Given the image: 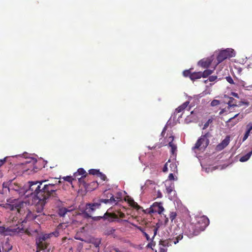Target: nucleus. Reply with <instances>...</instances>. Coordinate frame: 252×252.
Masks as SVG:
<instances>
[{"instance_id":"1","label":"nucleus","mask_w":252,"mask_h":252,"mask_svg":"<svg viewBox=\"0 0 252 252\" xmlns=\"http://www.w3.org/2000/svg\"><path fill=\"white\" fill-rule=\"evenodd\" d=\"M29 204L19 199L9 198L7 199L6 203L3 205V207L11 211H16L15 217H9V221L12 222H25L27 221L34 220L36 216L34 215L28 208Z\"/></svg>"},{"instance_id":"2","label":"nucleus","mask_w":252,"mask_h":252,"mask_svg":"<svg viewBox=\"0 0 252 252\" xmlns=\"http://www.w3.org/2000/svg\"><path fill=\"white\" fill-rule=\"evenodd\" d=\"M46 181L42 182H30L29 183L28 188L25 191L26 196H30L34 201L38 200L35 206L36 212L41 213L44 206L45 197L42 196L43 191H41V186Z\"/></svg>"},{"instance_id":"3","label":"nucleus","mask_w":252,"mask_h":252,"mask_svg":"<svg viewBox=\"0 0 252 252\" xmlns=\"http://www.w3.org/2000/svg\"><path fill=\"white\" fill-rule=\"evenodd\" d=\"M183 238L182 230L178 227L175 228L173 232V237L169 240H160L159 245L160 247H167L171 245V243L176 244Z\"/></svg>"},{"instance_id":"4","label":"nucleus","mask_w":252,"mask_h":252,"mask_svg":"<svg viewBox=\"0 0 252 252\" xmlns=\"http://www.w3.org/2000/svg\"><path fill=\"white\" fill-rule=\"evenodd\" d=\"M55 184H44L41 188V191H43L42 196L45 197L44 205L46 203L47 200L50 197H56L57 196V189L55 188Z\"/></svg>"},{"instance_id":"5","label":"nucleus","mask_w":252,"mask_h":252,"mask_svg":"<svg viewBox=\"0 0 252 252\" xmlns=\"http://www.w3.org/2000/svg\"><path fill=\"white\" fill-rule=\"evenodd\" d=\"M53 236L58 237L57 232H53L50 233L43 234L39 235L36 239V244L38 248L40 250L46 249L47 246L45 241Z\"/></svg>"},{"instance_id":"6","label":"nucleus","mask_w":252,"mask_h":252,"mask_svg":"<svg viewBox=\"0 0 252 252\" xmlns=\"http://www.w3.org/2000/svg\"><path fill=\"white\" fill-rule=\"evenodd\" d=\"M209 140L207 138V134L201 136L196 142L195 146L192 148V150L196 153L197 150L203 152L208 146Z\"/></svg>"},{"instance_id":"7","label":"nucleus","mask_w":252,"mask_h":252,"mask_svg":"<svg viewBox=\"0 0 252 252\" xmlns=\"http://www.w3.org/2000/svg\"><path fill=\"white\" fill-rule=\"evenodd\" d=\"M235 56V52L233 49L231 48H227L220 52L217 56V62L216 66L221 63L223 61L228 58H231Z\"/></svg>"},{"instance_id":"8","label":"nucleus","mask_w":252,"mask_h":252,"mask_svg":"<svg viewBox=\"0 0 252 252\" xmlns=\"http://www.w3.org/2000/svg\"><path fill=\"white\" fill-rule=\"evenodd\" d=\"M201 231L198 228V226L193 223H189L186 226L185 233L189 238H192L194 236L197 235Z\"/></svg>"},{"instance_id":"9","label":"nucleus","mask_w":252,"mask_h":252,"mask_svg":"<svg viewBox=\"0 0 252 252\" xmlns=\"http://www.w3.org/2000/svg\"><path fill=\"white\" fill-rule=\"evenodd\" d=\"M198 228L200 231H203L205 228L209 225V220L206 216H202L198 219L197 220Z\"/></svg>"},{"instance_id":"10","label":"nucleus","mask_w":252,"mask_h":252,"mask_svg":"<svg viewBox=\"0 0 252 252\" xmlns=\"http://www.w3.org/2000/svg\"><path fill=\"white\" fill-rule=\"evenodd\" d=\"M165 186L166 187V192L169 195V198L170 200L172 199V196H174L175 194V191L173 190L174 189V184L172 182L169 181H165Z\"/></svg>"},{"instance_id":"11","label":"nucleus","mask_w":252,"mask_h":252,"mask_svg":"<svg viewBox=\"0 0 252 252\" xmlns=\"http://www.w3.org/2000/svg\"><path fill=\"white\" fill-rule=\"evenodd\" d=\"M164 210V208L161 203L156 202L154 203L151 207L150 212L152 213H158V214H161Z\"/></svg>"},{"instance_id":"12","label":"nucleus","mask_w":252,"mask_h":252,"mask_svg":"<svg viewBox=\"0 0 252 252\" xmlns=\"http://www.w3.org/2000/svg\"><path fill=\"white\" fill-rule=\"evenodd\" d=\"M213 61V57H211L210 58L203 59L198 62V65L204 68H207L211 64Z\"/></svg>"},{"instance_id":"13","label":"nucleus","mask_w":252,"mask_h":252,"mask_svg":"<svg viewBox=\"0 0 252 252\" xmlns=\"http://www.w3.org/2000/svg\"><path fill=\"white\" fill-rule=\"evenodd\" d=\"M96 209H97V208L92 206V205L87 204L86 206V209L84 213V217L86 218H92L90 214L94 212Z\"/></svg>"},{"instance_id":"14","label":"nucleus","mask_w":252,"mask_h":252,"mask_svg":"<svg viewBox=\"0 0 252 252\" xmlns=\"http://www.w3.org/2000/svg\"><path fill=\"white\" fill-rule=\"evenodd\" d=\"M238 116H239V113L236 114L234 117L230 118L227 122V126L231 127L238 123L240 120L243 118V115H241L239 118L236 119V118Z\"/></svg>"},{"instance_id":"15","label":"nucleus","mask_w":252,"mask_h":252,"mask_svg":"<svg viewBox=\"0 0 252 252\" xmlns=\"http://www.w3.org/2000/svg\"><path fill=\"white\" fill-rule=\"evenodd\" d=\"M174 140V137L170 136L168 138V141L169 142V147L171 148V153L173 156H176L177 151V146L175 144L173 141Z\"/></svg>"},{"instance_id":"16","label":"nucleus","mask_w":252,"mask_h":252,"mask_svg":"<svg viewBox=\"0 0 252 252\" xmlns=\"http://www.w3.org/2000/svg\"><path fill=\"white\" fill-rule=\"evenodd\" d=\"M86 175V172L83 168H79L76 172L74 174V178H77L80 183L82 182V180L84 177Z\"/></svg>"},{"instance_id":"17","label":"nucleus","mask_w":252,"mask_h":252,"mask_svg":"<svg viewBox=\"0 0 252 252\" xmlns=\"http://www.w3.org/2000/svg\"><path fill=\"white\" fill-rule=\"evenodd\" d=\"M109 197H110V198L109 199H100L99 201L100 202V204L101 203H104L105 204L110 203L111 204H116L117 202L120 198V197H117V199H115V198L114 197V196L111 193L110 194V195Z\"/></svg>"},{"instance_id":"18","label":"nucleus","mask_w":252,"mask_h":252,"mask_svg":"<svg viewBox=\"0 0 252 252\" xmlns=\"http://www.w3.org/2000/svg\"><path fill=\"white\" fill-rule=\"evenodd\" d=\"M230 138L229 136H226L224 140L217 146V149L221 150L226 147L229 143Z\"/></svg>"},{"instance_id":"19","label":"nucleus","mask_w":252,"mask_h":252,"mask_svg":"<svg viewBox=\"0 0 252 252\" xmlns=\"http://www.w3.org/2000/svg\"><path fill=\"white\" fill-rule=\"evenodd\" d=\"M234 85L236 87H243L247 90H249V88L252 87V85L248 86L247 85V83L242 80H237L235 81Z\"/></svg>"},{"instance_id":"20","label":"nucleus","mask_w":252,"mask_h":252,"mask_svg":"<svg viewBox=\"0 0 252 252\" xmlns=\"http://www.w3.org/2000/svg\"><path fill=\"white\" fill-rule=\"evenodd\" d=\"M189 104V101H186L185 102H184L182 105H181V106H180L176 109V112L180 113L183 110H184V113H185L186 112V111H187V112H189V109H186V108H187Z\"/></svg>"},{"instance_id":"21","label":"nucleus","mask_w":252,"mask_h":252,"mask_svg":"<svg viewBox=\"0 0 252 252\" xmlns=\"http://www.w3.org/2000/svg\"><path fill=\"white\" fill-rule=\"evenodd\" d=\"M67 226V225L65 223H60L56 228L54 232L58 233V236L62 233L63 229H65Z\"/></svg>"},{"instance_id":"22","label":"nucleus","mask_w":252,"mask_h":252,"mask_svg":"<svg viewBox=\"0 0 252 252\" xmlns=\"http://www.w3.org/2000/svg\"><path fill=\"white\" fill-rule=\"evenodd\" d=\"M202 76V72H193L190 75V78L192 80H194L197 79H199Z\"/></svg>"},{"instance_id":"23","label":"nucleus","mask_w":252,"mask_h":252,"mask_svg":"<svg viewBox=\"0 0 252 252\" xmlns=\"http://www.w3.org/2000/svg\"><path fill=\"white\" fill-rule=\"evenodd\" d=\"M235 101H236V100L234 98H233L232 97L229 98V100L227 102V104L228 105V107H229V109H231V108H232V107H234L238 106L236 104Z\"/></svg>"},{"instance_id":"24","label":"nucleus","mask_w":252,"mask_h":252,"mask_svg":"<svg viewBox=\"0 0 252 252\" xmlns=\"http://www.w3.org/2000/svg\"><path fill=\"white\" fill-rule=\"evenodd\" d=\"M70 211L66 208L62 207L58 210V214L60 217H64L65 215Z\"/></svg>"},{"instance_id":"25","label":"nucleus","mask_w":252,"mask_h":252,"mask_svg":"<svg viewBox=\"0 0 252 252\" xmlns=\"http://www.w3.org/2000/svg\"><path fill=\"white\" fill-rule=\"evenodd\" d=\"M252 155V150L247 153L246 155L241 157L240 158V161L241 162H245L247 161L251 157Z\"/></svg>"},{"instance_id":"26","label":"nucleus","mask_w":252,"mask_h":252,"mask_svg":"<svg viewBox=\"0 0 252 252\" xmlns=\"http://www.w3.org/2000/svg\"><path fill=\"white\" fill-rule=\"evenodd\" d=\"M90 242L93 244L96 248H97L101 243V240L99 238H93L91 239Z\"/></svg>"},{"instance_id":"27","label":"nucleus","mask_w":252,"mask_h":252,"mask_svg":"<svg viewBox=\"0 0 252 252\" xmlns=\"http://www.w3.org/2000/svg\"><path fill=\"white\" fill-rule=\"evenodd\" d=\"M36 162L37 160L36 158H28L27 160H26L25 163L30 164V165L32 166H33Z\"/></svg>"},{"instance_id":"28","label":"nucleus","mask_w":252,"mask_h":252,"mask_svg":"<svg viewBox=\"0 0 252 252\" xmlns=\"http://www.w3.org/2000/svg\"><path fill=\"white\" fill-rule=\"evenodd\" d=\"M213 73V70L210 69L205 70L204 72H202V77L205 78L211 74Z\"/></svg>"},{"instance_id":"29","label":"nucleus","mask_w":252,"mask_h":252,"mask_svg":"<svg viewBox=\"0 0 252 252\" xmlns=\"http://www.w3.org/2000/svg\"><path fill=\"white\" fill-rule=\"evenodd\" d=\"M212 120L211 119H209L208 120V121L205 123V124L203 125V126L202 127L203 129H206L209 126V125L212 123Z\"/></svg>"},{"instance_id":"30","label":"nucleus","mask_w":252,"mask_h":252,"mask_svg":"<svg viewBox=\"0 0 252 252\" xmlns=\"http://www.w3.org/2000/svg\"><path fill=\"white\" fill-rule=\"evenodd\" d=\"M89 174H92V175H96L98 176V174L99 173V171L96 169H90L89 171Z\"/></svg>"},{"instance_id":"31","label":"nucleus","mask_w":252,"mask_h":252,"mask_svg":"<svg viewBox=\"0 0 252 252\" xmlns=\"http://www.w3.org/2000/svg\"><path fill=\"white\" fill-rule=\"evenodd\" d=\"M217 79V76L216 75H212L209 77L208 80H206L204 81V82L206 83L208 82L209 80L210 82H213L215 81Z\"/></svg>"},{"instance_id":"32","label":"nucleus","mask_w":252,"mask_h":252,"mask_svg":"<svg viewBox=\"0 0 252 252\" xmlns=\"http://www.w3.org/2000/svg\"><path fill=\"white\" fill-rule=\"evenodd\" d=\"M225 79H226V81L230 84L235 85V81H234L233 80V79L232 78V77L231 76H227V77H226Z\"/></svg>"},{"instance_id":"33","label":"nucleus","mask_w":252,"mask_h":252,"mask_svg":"<svg viewBox=\"0 0 252 252\" xmlns=\"http://www.w3.org/2000/svg\"><path fill=\"white\" fill-rule=\"evenodd\" d=\"M89 204L90 205H92V206L94 207H95L97 209L99 208V207H100V206L101 205V204H100V202L99 200L98 202H94V203H89Z\"/></svg>"},{"instance_id":"34","label":"nucleus","mask_w":252,"mask_h":252,"mask_svg":"<svg viewBox=\"0 0 252 252\" xmlns=\"http://www.w3.org/2000/svg\"><path fill=\"white\" fill-rule=\"evenodd\" d=\"M63 180L69 182V183H72V180H74V178H73L71 176H66V177H64L63 178Z\"/></svg>"},{"instance_id":"35","label":"nucleus","mask_w":252,"mask_h":252,"mask_svg":"<svg viewBox=\"0 0 252 252\" xmlns=\"http://www.w3.org/2000/svg\"><path fill=\"white\" fill-rule=\"evenodd\" d=\"M191 74H192V73H191V72H190V69L185 70L183 72V75L185 77H188L189 76V77H190V75Z\"/></svg>"},{"instance_id":"36","label":"nucleus","mask_w":252,"mask_h":252,"mask_svg":"<svg viewBox=\"0 0 252 252\" xmlns=\"http://www.w3.org/2000/svg\"><path fill=\"white\" fill-rule=\"evenodd\" d=\"M220 102L219 100H217V99H214L211 102V105L212 106H215L218 105L219 104H220Z\"/></svg>"},{"instance_id":"37","label":"nucleus","mask_w":252,"mask_h":252,"mask_svg":"<svg viewBox=\"0 0 252 252\" xmlns=\"http://www.w3.org/2000/svg\"><path fill=\"white\" fill-rule=\"evenodd\" d=\"M177 180V179H175L173 173H170L168 176V180H167L166 181H169V182H171L172 180Z\"/></svg>"},{"instance_id":"38","label":"nucleus","mask_w":252,"mask_h":252,"mask_svg":"<svg viewBox=\"0 0 252 252\" xmlns=\"http://www.w3.org/2000/svg\"><path fill=\"white\" fill-rule=\"evenodd\" d=\"M250 131H246L244 137H243V142L245 141L247 138L248 137H249V135H250Z\"/></svg>"},{"instance_id":"39","label":"nucleus","mask_w":252,"mask_h":252,"mask_svg":"<svg viewBox=\"0 0 252 252\" xmlns=\"http://www.w3.org/2000/svg\"><path fill=\"white\" fill-rule=\"evenodd\" d=\"M2 186H3V191L6 192L7 191V190H9L7 183H4L3 184Z\"/></svg>"},{"instance_id":"40","label":"nucleus","mask_w":252,"mask_h":252,"mask_svg":"<svg viewBox=\"0 0 252 252\" xmlns=\"http://www.w3.org/2000/svg\"><path fill=\"white\" fill-rule=\"evenodd\" d=\"M170 167L172 171H175L177 170V166L175 163L170 164Z\"/></svg>"},{"instance_id":"41","label":"nucleus","mask_w":252,"mask_h":252,"mask_svg":"<svg viewBox=\"0 0 252 252\" xmlns=\"http://www.w3.org/2000/svg\"><path fill=\"white\" fill-rule=\"evenodd\" d=\"M118 216H119L120 218H125V214H124V213H122V212H119V213H118V214L117 215H115V218H118Z\"/></svg>"},{"instance_id":"42","label":"nucleus","mask_w":252,"mask_h":252,"mask_svg":"<svg viewBox=\"0 0 252 252\" xmlns=\"http://www.w3.org/2000/svg\"><path fill=\"white\" fill-rule=\"evenodd\" d=\"M155 246V243L153 241H152L151 242L149 243L147 247L153 249V247H154Z\"/></svg>"},{"instance_id":"43","label":"nucleus","mask_w":252,"mask_h":252,"mask_svg":"<svg viewBox=\"0 0 252 252\" xmlns=\"http://www.w3.org/2000/svg\"><path fill=\"white\" fill-rule=\"evenodd\" d=\"M247 131H250V132L252 130V124L250 123L247 126Z\"/></svg>"},{"instance_id":"44","label":"nucleus","mask_w":252,"mask_h":252,"mask_svg":"<svg viewBox=\"0 0 252 252\" xmlns=\"http://www.w3.org/2000/svg\"><path fill=\"white\" fill-rule=\"evenodd\" d=\"M153 184H154V182L153 181L150 180H147L146 181L145 185L147 186H148L149 185H152Z\"/></svg>"},{"instance_id":"45","label":"nucleus","mask_w":252,"mask_h":252,"mask_svg":"<svg viewBox=\"0 0 252 252\" xmlns=\"http://www.w3.org/2000/svg\"><path fill=\"white\" fill-rule=\"evenodd\" d=\"M98 176H99L103 181H104L106 179L105 175L102 174L101 172H99Z\"/></svg>"},{"instance_id":"46","label":"nucleus","mask_w":252,"mask_h":252,"mask_svg":"<svg viewBox=\"0 0 252 252\" xmlns=\"http://www.w3.org/2000/svg\"><path fill=\"white\" fill-rule=\"evenodd\" d=\"M158 227H155L154 228V235L153 236V238L152 239H153L155 237V236L156 235L157 233V231H158Z\"/></svg>"},{"instance_id":"47","label":"nucleus","mask_w":252,"mask_h":252,"mask_svg":"<svg viewBox=\"0 0 252 252\" xmlns=\"http://www.w3.org/2000/svg\"><path fill=\"white\" fill-rule=\"evenodd\" d=\"M176 214L174 213H172L170 215V219L172 221L175 218Z\"/></svg>"},{"instance_id":"48","label":"nucleus","mask_w":252,"mask_h":252,"mask_svg":"<svg viewBox=\"0 0 252 252\" xmlns=\"http://www.w3.org/2000/svg\"><path fill=\"white\" fill-rule=\"evenodd\" d=\"M162 196V193L160 190H158L157 192V197L158 198H161Z\"/></svg>"},{"instance_id":"49","label":"nucleus","mask_w":252,"mask_h":252,"mask_svg":"<svg viewBox=\"0 0 252 252\" xmlns=\"http://www.w3.org/2000/svg\"><path fill=\"white\" fill-rule=\"evenodd\" d=\"M167 169H168V168H167V163H166L165 165H164V166L163 167V171L164 172H166L167 171Z\"/></svg>"},{"instance_id":"50","label":"nucleus","mask_w":252,"mask_h":252,"mask_svg":"<svg viewBox=\"0 0 252 252\" xmlns=\"http://www.w3.org/2000/svg\"><path fill=\"white\" fill-rule=\"evenodd\" d=\"M6 158H7V157H6L3 159H0V166H1L4 162H5Z\"/></svg>"},{"instance_id":"51","label":"nucleus","mask_w":252,"mask_h":252,"mask_svg":"<svg viewBox=\"0 0 252 252\" xmlns=\"http://www.w3.org/2000/svg\"><path fill=\"white\" fill-rule=\"evenodd\" d=\"M101 218H102L101 217H92L93 220H99Z\"/></svg>"},{"instance_id":"52","label":"nucleus","mask_w":252,"mask_h":252,"mask_svg":"<svg viewBox=\"0 0 252 252\" xmlns=\"http://www.w3.org/2000/svg\"><path fill=\"white\" fill-rule=\"evenodd\" d=\"M144 234L147 240H149L150 239V236L148 234H147L146 232H144Z\"/></svg>"},{"instance_id":"53","label":"nucleus","mask_w":252,"mask_h":252,"mask_svg":"<svg viewBox=\"0 0 252 252\" xmlns=\"http://www.w3.org/2000/svg\"><path fill=\"white\" fill-rule=\"evenodd\" d=\"M160 252H166V249L160 247Z\"/></svg>"},{"instance_id":"54","label":"nucleus","mask_w":252,"mask_h":252,"mask_svg":"<svg viewBox=\"0 0 252 252\" xmlns=\"http://www.w3.org/2000/svg\"><path fill=\"white\" fill-rule=\"evenodd\" d=\"M232 94L235 97H238V94L236 93H232Z\"/></svg>"},{"instance_id":"55","label":"nucleus","mask_w":252,"mask_h":252,"mask_svg":"<svg viewBox=\"0 0 252 252\" xmlns=\"http://www.w3.org/2000/svg\"><path fill=\"white\" fill-rule=\"evenodd\" d=\"M4 228L0 227V233H2L4 231Z\"/></svg>"},{"instance_id":"56","label":"nucleus","mask_w":252,"mask_h":252,"mask_svg":"<svg viewBox=\"0 0 252 252\" xmlns=\"http://www.w3.org/2000/svg\"><path fill=\"white\" fill-rule=\"evenodd\" d=\"M132 205L134 207H136V206H138L137 204L134 201H133V204H132Z\"/></svg>"},{"instance_id":"57","label":"nucleus","mask_w":252,"mask_h":252,"mask_svg":"<svg viewBox=\"0 0 252 252\" xmlns=\"http://www.w3.org/2000/svg\"><path fill=\"white\" fill-rule=\"evenodd\" d=\"M12 231H14V232H17L18 231H17V229H11Z\"/></svg>"},{"instance_id":"58","label":"nucleus","mask_w":252,"mask_h":252,"mask_svg":"<svg viewBox=\"0 0 252 252\" xmlns=\"http://www.w3.org/2000/svg\"><path fill=\"white\" fill-rule=\"evenodd\" d=\"M165 129H166V128H165V127H164V129H163V131H162V133H163L164 132V130H165Z\"/></svg>"},{"instance_id":"59","label":"nucleus","mask_w":252,"mask_h":252,"mask_svg":"<svg viewBox=\"0 0 252 252\" xmlns=\"http://www.w3.org/2000/svg\"><path fill=\"white\" fill-rule=\"evenodd\" d=\"M76 239H78V240H81V241H83V239H81V238H76Z\"/></svg>"},{"instance_id":"60","label":"nucleus","mask_w":252,"mask_h":252,"mask_svg":"<svg viewBox=\"0 0 252 252\" xmlns=\"http://www.w3.org/2000/svg\"><path fill=\"white\" fill-rule=\"evenodd\" d=\"M66 239V238H63V241H65Z\"/></svg>"},{"instance_id":"61","label":"nucleus","mask_w":252,"mask_h":252,"mask_svg":"<svg viewBox=\"0 0 252 252\" xmlns=\"http://www.w3.org/2000/svg\"><path fill=\"white\" fill-rule=\"evenodd\" d=\"M114 231V229H111V231Z\"/></svg>"},{"instance_id":"62","label":"nucleus","mask_w":252,"mask_h":252,"mask_svg":"<svg viewBox=\"0 0 252 252\" xmlns=\"http://www.w3.org/2000/svg\"><path fill=\"white\" fill-rule=\"evenodd\" d=\"M143 186H142V187H141V189H143Z\"/></svg>"},{"instance_id":"63","label":"nucleus","mask_w":252,"mask_h":252,"mask_svg":"<svg viewBox=\"0 0 252 252\" xmlns=\"http://www.w3.org/2000/svg\"><path fill=\"white\" fill-rule=\"evenodd\" d=\"M39 251H38V250H37V251H36V252H39Z\"/></svg>"},{"instance_id":"64","label":"nucleus","mask_w":252,"mask_h":252,"mask_svg":"<svg viewBox=\"0 0 252 252\" xmlns=\"http://www.w3.org/2000/svg\"><path fill=\"white\" fill-rule=\"evenodd\" d=\"M97 252H98V251H97Z\"/></svg>"}]
</instances>
